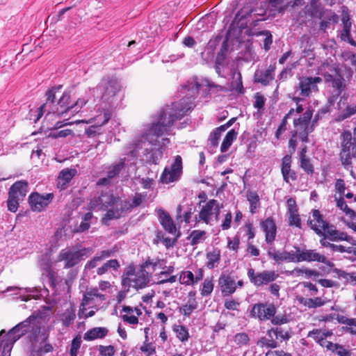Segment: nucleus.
<instances>
[{"label": "nucleus", "mask_w": 356, "mask_h": 356, "mask_svg": "<svg viewBox=\"0 0 356 356\" xmlns=\"http://www.w3.org/2000/svg\"><path fill=\"white\" fill-rule=\"evenodd\" d=\"M193 107L191 101L173 104L172 106H166L159 115L158 122L152 125L144 126L143 134L138 136L130 144V153L133 156H136V152L140 149H149L148 146L154 147L152 151L154 152L147 159L149 162L156 164L161 159L163 152L161 149L165 147L170 143L167 138H159L163 134H168L170 127L173 122L184 116L186 113Z\"/></svg>", "instance_id": "nucleus-1"}, {"label": "nucleus", "mask_w": 356, "mask_h": 356, "mask_svg": "<svg viewBox=\"0 0 356 356\" xmlns=\"http://www.w3.org/2000/svg\"><path fill=\"white\" fill-rule=\"evenodd\" d=\"M41 323L40 317L31 316L12 328L1 341L0 356H10L13 343L26 332L32 333L36 341H44L47 337L44 332L40 333Z\"/></svg>", "instance_id": "nucleus-2"}, {"label": "nucleus", "mask_w": 356, "mask_h": 356, "mask_svg": "<svg viewBox=\"0 0 356 356\" xmlns=\"http://www.w3.org/2000/svg\"><path fill=\"white\" fill-rule=\"evenodd\" d=\"M61 86L53 88L49 90L47 93L46 102L34 112L36 122L45 113L44 120L49 121L53 120V117L67 118L72 115V104H70V95L67 92H64L58 99H56V94Z\"/></svg>", "instance_id": "nucleus-3"}, {"label": "nucleus", "mask_w": 356, "mask_h": 356, "mask_svg": "<svg viewBox=\"0 0 356 356\" xmlns=\"http://www.w3.org/2000/svg\"><path fill=\"white\" fill-rule=\"evenodd\" d=\"M89 207L90 209L98 211L108 209L102 218L103 222L106 225L108 224V220L120 218L125 209V207H123L122 201L115 198L108 193H103L97 199L91 200Z\"/></svg>", "instance_id": "nucleus-4"}, {"label": "nucleus", "mask_w": 356, "mask_h": 356, "mask_svg": "<svg viewBox=\"0 0 356 356\" xmlns=\"http://www.w3.org/2000/svg\"><path fill=\"white\" fill-rule=\"evenodd\" d=\"M92 253L93 249L91 248L68 247L60 252L57 261H64L65 268H69L77 265L81 260L87 259Z\"/></svg>", "instance_id": "nucleus-5"}, {"label": "nucleus", "mask_w": 356, "mask_h": 356, "mask_svg": "<svg viewBox=\"0 0 356 356\" xmlns=\"http://www.w3.org/2000/svg\"><path fill=\"white\" fill-rule=\"evenodd\" d=\"M120 86L115 79H104L92 90V93L105 102H112L120 92Z\"/></svg>", "instance_id": "nucleus-6"}, {"label": "nucleus", "mask_w": 356, "mask_h": 356, "mask_svg": "<svg viewBox=\"0 0 356 356\" xmlns=\"http://www.w3.org/2000/svg\"><path fill=\"white\" fill-rule=\"evenodd\" d=\"M222 207V204L216 200H209L202 207L197 220L207 225H212L213 222L218 220Z\"/></svg>", "instance_id": "nucleus-7"}, {"label": "nucleus", "mask_w": 356, "mask_h": 356, "mask_svg": "<svg viewBox=\"0 0 356 356\" xmlns=\"http://www.w3.org/2000/svg\"><path fill=\"white\" fill-rule=\"evenodd\" d=\"M312 114V111L307 110L302 117L294 120L293 137H298L304 142L307 141L309 133H311L314 129L313 126L310 124Z\"/></svg>", "instance_id": "nucleus-8"}, {"label": "nucleus", "mask_w": 356, "mask_h": 356, "mask_svg": "<svg viewBox=\"0 0 356 356\" xmlns=\"http://www.w3.org/2000/svg\"><path fill=\"white\" fill-rule=\"evenodd\" d=\"M319 73L324 76L326 82H331L332 86L341 90L343 87V78L341 70L335 65L324 63L319 67Z\"/></svg>", "instance_id": "nucleus-9"}, {"label": "nucleus", "mask_w": 356, "mask_h": 356, "mask_svg": "<svg viewBox=\"0 0 356 356\" xmlns=\"http://www.w3.org/2000/svg\"><path fill=\"white\" fill-rule=\"evenodd\" d=\"M182 173V159L180 156H175L173 163L166 166L161 177L160 181L163 184H170L177 181Z\"/></svg>", "instance_id": "nucleus-10"}, {"label": "nucleus", "mask_w": 356, "mask_h": 356, "mask_svg": "<svg viewBox=\"0 0 356 356\" xmlns=\"http://www.w3.org/2000/svg\"><path fill=\"white\" fill-rule=\"evenodd\" d=\"M111 118L108 111L103 109L99 113L88 120H81V122L90 124V126L86 129V134L89 136H94L99 134V128L105 124Z\"/></svg>", "instance_id": "nucleus-11"}, {"label": "nucleus", "mask_w": 356, "mask_h": 356, "mask_svg": "<svg viewBox=\"0 0 356 356\" xmlns=\"http://www.w3.org/2000/svg\"><path fill=\"white\" fill-rule=\"evenodd\" d=\"M248 276L251 283L254 286H261L275 281L279 275L275 271L272 270L255 273L254 269L250 268L248 271Z\"/></svg>", "instance_id": "nucleus-12"}, {"label": "nucleus", "mask_w": 356, "mask_h": 356, "mask_svg": "<svg viewBox=\"0 0 356 356\" xmlns=\"http://www.w3.org/2000/svg\"><path fill=\"white\" fill-rule=\"evenodd\" d=\"M319 76H303L299 79L298 88L300 90V95L303 97H309L312 92L318 90V84L322 82Z\"/></svg>", "instance_id": "nucleus-13"}, {"label": "nucleus", "mask_w": 356, "mask_h": 356, "mask_svg": "<svg viewBox=\"0 0 356 356\" xmlns=\"http://www.w3.org/2000/svg\"><path fill=\"white\" fill-rule=\"evenodd\" d=\"M276 313V308L272 304L258 303L253 305L250 311V316L265 321L269 320Z\"/></svg>", "instance_id": "nucleus-14"}, {"label": "nucleus", "mask_w": 356, "mask_h": 356, "mask_svg": "<svg viewBox=\"0 0 356 356\" xmlns=\"http://www.w3.org/2000/svg\"><path fill=\"white\" fill-rule=\"evenodd\" d=\"M53 197L52 193H47L43 195L38 193L31 194L29 197V204L31 209L38 212L42 211L50 204Z\"/></svg>", "instance_id": "nucleus-15"}, {"label": "nucleus", "mask_w": 356, "mask_h": 356, "mask_svg": "<svg viewBox=\"0 0 356 356\" xmlns=\"http://www.w3.org/2000/svg\"><path fill=\"white\" fill-rule=\"evenodd\" d=\"M127 280L130 285L136 289H142L145 287L149 282V274L146 269L142 266L136 274L127 273Z\"/></svg>", "instance_id": "nucleus-16"}, {"label": "nucleus", "mask_w": 356, "mask_h": 356, "mask_svg": "<svg viewBox=\"0 0 356 356\" xmlns=\"http://www.w3.org/2000/svg\"><path fill=\"white\" fill-rule=\"evenodd\" d=\"M218 286L224 296H230L236 290V280L229 275L221 274L218 278Z\"/></svg>", "instance_id": "nucleus-17"}, {"label": "nucleus", "mask_w": 356, "mask_h": 356, "mask_svg": "<svg viewBox=\"0 0 356 356\" xmlns=\"http://www.w3.org/2000/svg\"><path fill=\"white\" fill-rule=\"evenodd\" d=\"M160 223L165 231L168 233L178 236L179 232L177 229L172 218L170 214L162 209H158L156 210Z\"/></svg>", "instance_id": "nucleus-18"}, {"label": "nucleus", "mask_w": 356, "mask_h": 356, "mask_svg": "<svg viewBox=\"0 0 356 356\" xmlns=\"http://www.w3.org/2000/svg\"><path fill=\"white\" fill-rule=\"evenodd\" d=\"M298 260L299 263L302 261H318L326 263V257L317 252L314 250L300 249L298 248Z\"/></svg>", "instance_id": "nucleus-19"}, {"label": "nucleus", "mask_w": 356, "mask_h": 356, "mask_svg": "<svg viewBox=\"0 0 356 356\" xmlns=\"http://www.w3.org/2000/svg\"><path fill=\"white\" fill-rule=\"evenodd\" d=\"M332 336V332L326 330H314L309 332L308 337L314 339L321 346L328 348L332 343L327 340V337Z\"/></svg>", "instance_id": "nucleus-20"}, {"label": "nucleus", "mask_w": 356, "mask_h": 356, "mask_svg": "<svg viewBox=\"0 0 356 356\" xmlns=\"http://www.w3.org/2000/svg\"><path fill=\"white\" fill-rule=\"evenodd\" d=\"M115 250H106L98 252L93 258L89 260L85 265V270H91L96 268L103 260L113 256Z\"/></svg>", "instance_id": "nucleus-21"}, {"label": "nucleus", "mask_w": 356, "mask_h": 356, "mask_svg": "<svg viewBox=\"0 0 356 356\" xmlns=\"http://www.w3.org/2000/svg\"><path fill=\"white\" fill-rule=\"evenodd\" d=\"M95 298L105 300V296L99 293L98 289L97 288H92L87 290L83 294V301L80 306L79 315H81V314H83V312L86 309L85 307L89 305Z\"/></svg>", "instance_id": "nucleus-22"}, {"label": "nucleus", "mask_w": 356, "mask_h": 356, "mask_svg": "<svg viewBox=\"0 0 356 356\" xmlns=\"http://www.w3.org/2000/svg\"><path fill=\"white\" fill-rule=\"evenodd\" d=\"M309 223L311 228L314 230L317 234H321L323 232L326 222L322 218L318 210H314L312 216L309 218Z\"/></svg>", "instance_id": "nucleus-23"}, {"label": "nucleus", "mask_w": 356, "mask_h": 356, "mask_svg": "<svg viewBox=\"0 0 356 356\" xmlns=\"http://www.w3.org/2000/svg\"><path fill=\"white\" fill-rule=\"evenodd\" d=\"M261 228L266 235V241L267 243H272L276 236V225L271 218H267L261 223Z\"/></svg>", "instance_id": "nucleus-24"}, {"label": "nucleus", "mask_w": 356, "mask_h": 356, "mask_svg": "<svg viewBox=\"0 0 356 356\" xmlns=\"http://www.w3.org/2000/svg\"><path fill=\"white\" fill-rule=\"evenodd\" d=\"M291 156L286 155L283 157L282 162V174L284 181L287 183L290 180H295L296 179V173L291 170Z\"/></svg>", "instance_id": "nucleus-25"}, {"label": "nucleus", "mask_w": 356, "mask_h": 356, "mask_svg": "<svg viewBox=\"0 0 356 356\" xmlns=\"http://www.w3.org/2000/svg\"><path fill=\"white\" fill-rule=\"evenodd\" d=\"M108 332L106 327H97L88 330L83 335L86 341H93L97 339L104 338Z\"/></svg>", "instance_id": "nucleus-26"}, {"label": "nucleus", "mask_w": 356, "mask_h": 356, "mask_svg": "<svg viewBox=\"0 0 356 356\" xmlns=\"http://www.w3.org/2000/svg\"><path fill=\"white\" fill-rule=\"evenodd\" d=\"M274 67H269L263 71H257L254 74V80L256 82L261 83L266 86L274 79Z\"/></svg>", "instance_id": "nucleus-27"}, {"label": "nucleus", "mask_w": 356, "mask_h": 356, "mask_svg": "<svg viewBox=\"0 0 356 356\" xmlns=\"http://www.w3.org/2000/svg\"><path fill=\"white\" fill-rule=\"evenodd\" d=\"M292 277H302L306 279L314 277V278L319 276V273L316 270L307 268H296L288 273Z\"/></svg>", "instance_id": "nucleus-28"}, {"label": "nucleus", "mask_w": 356, "mask_h": 356, "mask_svg": "<svg viewBox=\"0 0 356 356\" xmlns=\"http://www.w3.org/2000/svg\"><path fill=\"white\" fill-rule=\"evenodd\" d=\"M165 266V262L163 259H149L142 266L144 269H146L149 274L154 273L156 270H163Z\"/></svg>", "instance_id": "nucleus-29"}, {"label": "nucleus", "mask_w": 356, "mask_h": 356, "mask_svg": "<svg viewBox=\"0 0 356 356\" xmlns=\"http://www.w3.org/2000/svg\"><path fill=\"white\" fill-rule=\"evenodd\" d=\"M124 162L120 161L119 163L115 164V165H113L112 167H111L110 170L108 172V177H104V178L100 179L98 181L97 184L98 185L108 184L109 182V180L111 178L116 176L119 173L120 170L124 167Z\"/></svg>", "instance_id": "nucleus-30"}, {"label": "nucleus", "mask_w": 356, "mask_h": 356, "mask_svg": "<svg viewBox=\"0 0 356 356\" xmlns=\"http://www.w3.org/2000/svg\"><path fill=\"white\" fill-rule=\"evenodd\" d=\"M14 188L15 196L16 198H18L21 200H23L26 193L28 192V183L26 181L22 180L15 182L11 187H15Z\"/></svg>", "instance_id": "nucleus-31"}, {"label": "nucleus", "mask_w": 356, "mask_h": 356, "mask_svg": "<svg viewBox=\"0 0 356 356\" xmlns=\"http://www.w3.org/2000/svg\"><path fill=\"white\" fill-rule=\"evenodd\" d=\"M76 171L74 170L65 169L63 170L58 177V184L61 188H64L65 185L74 176Z\"/></svg>", "instance_id": "nucleus-32"}, {"label": "nucleus", "mask_w": 356, "mask_h": 356, "mask_svg": "<svg viewBox=\"0 0 356 356\" xmlns=\"http://www.w3.org/2000/svg\"><path fill=\"white\" fill-rule=\"evenodd\" d=\"M238 133L234 129L229 130L224 138L220 146L221 152H226L236 139Z\"/></svg>", "instance_id": "nucleus-33"}, {"label": "nucleus", "mask_w": 356, "mask_h": 356, "mask_svg": "<svg viewBox=\"0 0 356 356\" xmlns=\"http://www.w3.org/2000/svg\"><path fill=\"white\" fill-rule=\"evenodd\" d=\"M17 186V185H16L15 187H10L8 193V199L7 201L8 209L13 213H15L17 211L19 203L20 201H22L21 200L16 198L14 195L15 192L13 191Z\"/></svg>", "instance_id": "nucleus-34"}, {"label": "nucleus", "mask_w": 356, "mask_h": 356, "mask_svg": "<svg viewBox=\"0 0 356 356\" xmlns=\"http://www.w3.org/2000/svg\"><path fill=\"white\" fill-rule=\"evenodd\" d=\"M247 200L250 203V211L254 213L260 206V200L256 192L250 191L247 193Z\"/></svg>", "instance_id": "nucleus-35"}, {"label": "nucleus", "mask_w": 356, "mask_h": 356, "mask_svg": "<svg viewBox=\"0 0 356 356\" xmlns=\"http://www.w3.org/2000/svg\"><path fill=\"white\" fill-rule=\"evenodd\" d=\"M330 240L334 241H346L352 245H356V240L353 237L348 236L346 233L336 230L332 232V236Z\"/></svg>", "instance_id": "nucleus-36"}, {"label": "nucleus", "mask_w": 356, "mask_h": 356, "mask_svg": "<svg viewBox=\"0 0 356 356\" xmlns=\"http://www.w3.org/2000/svg\"><path fill=\"white\" fill-rule=\"evenodd\" d=\"M75 316V308L74 307L71 306L66 309L61 315L63 324L66 327L70 325L74 322Z\"/></svg>", "instance_id": "nucleus-37"}, {"label": "nucleus", "mask_w": 356, "mask_h": 356, "mask_svg": "<svg viewBox=\"0 0 356 356\" xmlns=\"http://www.w3.org/2000/svg\"><path fill=\"white\" fill-rule=\"evenodd\" d=\"M120 267L119 262L117 259H111L104 263L101 267L97 269V273L99 275L107 273L109 269L118 270Z\"/></svg>", "instance_id": "nucleus-38"}, {"label": "nucleus", "mask_w": 356, "mask_h": 356, "mask_svg": "<svg viewBox=\"0 0 356 356\" xmlns=\"http://www.w3.org/2000/svg\"><path fill=\"white\" fill-rule=\"evenodd\" d=\"M342 22L343 24V28L341 31V38L344 41H349L350 42V27L351 22H350V19L348 15H343L342 17Z\"/></svg>", "instance_id": "nucleus-39"}, {"label": "nucleus", "mask_w": 356, "mask_h": 356, "mask_svg": "<svg viewBox=\"0 0 356 356\" xmlns=\"http://www.w3.org/2000/svg\"><path fill=\"white\" fill-rule=\"evenodd\" d=\"M341 323L346 325L343 327L346 332L356 337V318H343Z\"/></svg>", "instance_id": "nucleus-40"}, {"label": "nucleus", "mask_w": 356, "mask_h": 356, "mask_svg": "<svg viewBox=\"0 0 356 356\" xmlns=\"http://www.w3.org/2000/svg\"><path fill=\"white\" fill-rule=\"evenodd\" d=\"M207 266L212 269L220 261V251L215 250L212 252H210L207 255Z\"/></svg>", "instance_id": "nucleus-41"}, {"label": "nucleus", "mask_w": 356, "mask_h": 356, "mask_svg": "<svg viewBox=\"0 0 356 356\" xmlns=\"http://www.w3.org/2000/svg\"><path fill=\"white\" fill-rule=\"evenodd\" d=\"M214 283L213 278L207 277L206 279H204L202 284V288L200 289V293L202 296H208L212 293Z\"/></svg>", "instance_id": "nucleus-42"}, {"label": "nucleus", "mask_w": 356, "mask_h": 356, "mask_svg": "<svg viewBox=\"0 0 356 356\" xmlns=\"http://www.w3.org/2000/svg\"><path fill=\"white\" fill-rule=\"evenodd\" d=\"M335 201L337 207L343 211L346 215L350 217L356 216L354 211L348 207L343 196H339V197L335 196Z\"/></svg>", "instance_id": "nucleus-43"}, {"label": "nucleus", "mask_w": 356, "mask_h": 356, "mask_svg": "<svg viewBox=\"0 0 356 356\" xmlns=\"http://www.w3.org/2000/svg\"><path fill=\"white\" fill-rule=\"evenodd\" d=\"M202 84L200 83L197 78H193L186 86L191 97H193L198 94Z\"/></svg>", "instance_id": "nucleus-44"}, {"label": "nucleus", "mask_w": 356, "mask_h": 356, "mask_svg": "<svg viewBox=\"0 0 356 356\" xmlns=\"http://www.w3.org/2000/svg\"><path fill=\"white\" fill-rule=\"evenodd\" d=\"M179 280L182 284L188 286L195 284L194 274L189 270L182 271L180 273Z\"/></svg>", "instance_id": "nucleus-45"}, {"label": "nucleus", "mask_w": 356, "mask_h": 356, "mask_svg": "<svg viewBox=\"0 0 356 356\" xmlns=\"http://www.w3.org/2000/svg\"><path fill=\"white\" fill-rule=\"evenodd\" d=\"M307 12L314 17H319L321 15V8L318 0H311L310 5L307 6Z\"/></svg>", "instance_id": "nucleus-46"}, {"label": "nucleus", "mask_w": 356, "mask_h": 356, "mask_svg": "<svg viewBox=\"0 0 356 356\" xmlns=\"http://www.w3.org/2000/svg\"><path fill=\"white\" fill-rule=\"evenodd\" d=\"M174 331L176 333L177 337L181 341H186L188 339L189 334L188 330L183 325H175Z\"/></svg>", "instance_id": "nucleus-47"}, {"label": "nucleus", "mask_w": 356, "mask_h": 356, "mask_svg": "<svg viewBox=\"0 0 356 356\" xmlns=\"http://www.w3.org/2000/svg\"><path fill=\"white\" fill-rule=\"evenodd\" d=\"M284 259L287 262L299 263L298 248L295 247L294 250L291 251H284Z\"/></svg>", "instance_id": "nucleus-48"}, {"label": "nucleus", "mask_w": 356, "mask_h": 356, "mask_svg": "<svg viewBox=\"0 0 356 356\" xmlns=\"http://www.w3.org/2000/svg\"><path fill=\"white\" fill-rule=\"evenodd\" d=\"M227 127L225 125H222L218 127L213 133L211 134V138L209 139L210 143L213 146H217L218 145L221 133L226 130Z\"/></svg>", "instance_id": "nucleus-49"}, {"label": "nucleus", "mask_w": 356, "mask_h": 356, "mask_svg": "<svg viewBox=\"0 0 356 356\" xmlns=\"http://www.w3.org/2000/svg\"><path fill=\"white\" fill-rule=\"evenodd\" d=\"M330 350L335 352L339 356H350V352L346 349L344 346L338 345L337 343H331L327 348Z\"/></svg>", "instance_id": "nucleus-50"}, {"label": "nucleus", "mask_w": 356, "mask_h": 356, "mask_svg": "<svg viewBox=\"0 0 356 356\" xmlns=\"http://www.w3.org/2000/svg\"><path fill=\"white\" fill-rule=\"evenodd\" d=\"M356 113V104L348 106L337 116V120H343Z\"/></svg>", "instance_id": "nucleus-51"}, {"label": "nucleus", "mask_w": 356, "mask_h": 356, "mask_svg": "<svg viewBox=\"0 0 356 356\" xmlns=\"http://www.w3.org/2000/svg\"><path fill=\"white\" fill-rule=\"evenodd\" d=\"M342 149H350L352 147V149H354V147H355L354 142L352 143V134L350 131H344L342 134Z\"/></svg>", "instance_id": "nucleus-52"}, {"label": "nucleus", "mask_w": 356, "mask_h": 356, "mask_svg": "<svg viewBox=\"0 0 356 356\" xmlns=\"http://www.w3.org/2000/svg\"><path fill=\"white\" fill-rule=\"evenodd\" d=\"M293 112L294 110L293 108L291 109L282 119V122L275 133V136L277 139H279L282 134L286 130L287 120Z\"/></svg>", "instance_id": "nucleus-53"}, {"label": "nucleus", "mask_w": 356, "mask_h": 356, "mask_svg": "<svg viewBox=\"0 0 356 356\" xmlns=\"http://www.w3.org/2000/svg\"><path fill=\"white\" fill-rule=\"evenodd\" d=\"M206 233L202 230H194L191 232L190 238L193 245H195L204 240Z\"/></svg>", "instance_id": "nucleus-54"}, {"label": "nucleus", "mask_w": 356, "mask_h": 356, "mask_svg": "<svg viewBox=\"0 0 356 356\" xmlns=\"http://www.w3.org/2000/svg\"><path fill=\"white\" fill-rule=\"evenodd\" d=\"M289 213V225L296 226L297 227H300V218L299 214L298 213V210L288 212Z\"/></svg>", "instance_id": "nucleus-55"}, {"label": "nucleus", "mask_w": 356, "mask_h": 356, "mask_svg": "<svg viewBox=\"0 0 356 356\" xmlns=\"http://www.w3.org/2000/svg\"><path fill=\"white\" fill-rule=\"evenodd\" d=\"M300 167L307 174H312L314 172L313 165L307 157L300 158Z\"/></svg>", "instance_id": "nucleus-56"}, {"label": "nucleus", "mask_w": 356, "mask_h": 356, "mask_svg": "<svg viewBox=\"0 0 356 356\" xmlns=\"http://www.w3.org/2000/svg\"><path fill=\"white\" fill-rule=\"evenodd\" d=\"M81 344V338L79 336L73 339L70 348V356H77L78 350H79Z\"/></svg>", "instance_id": "nucleus-57"}, {"label": "nucleus", "mask_w": 356, "mask_h": 356, "mask_svg": "<svg viewBox=\"0 0 356 356\" xmlns=\"http://www.w3.org/2000/svg\"><path fill=\"white\" fill-rule=\"evenodd\" d=\"M258 344L262 347L275 348L278 346L277 342L275 339H269L268 337H262L259 341Z\"/></svg>", "instance_id": "nucleus-58"}, {"label": "nucleus", "mask_w": 356, "mask_h": 356, "mask_svg": "<svg viewBox=\"0 0 356 356\" xmlns=\"http://www.w3.org/2000/svg\"><path fill=\"white\" fill-rule=\"evenodd\" d=\"M196 307L197 304L193 301L183 305L180 308V312L184 316H189L196 309Z\"/></svg>", "instance_id": "nucleus-59"}, {"label": "nucleus", "mask_w": 356, "mask_h": 356, "mask_svg": "<svg viewBox=\"0 0 356 356\" xmlns=\"http://www.w3.org/2000/svg\"><path fill=\"white\" fill-rule=\"evenodd\" d=\"M140 350L145 356H152L155 353V348L151 343L145 342L141 346Z\"/></svg>", "instance_id": "nucleus-60"}, {"label": "nucleus", "mask_w": 356, "mask_h": 356, "mask_svg": "<svg viewBox=\"0 0 356 356\" xmlns=\"http://www.w3.org/2000/svg\"><path fill=\"white\" fill-rule=\"evenodd\" d=\"M234 341L240 346L245 345L249 341V337L247 334L243 332L238 333L234 337Z\"/></svg>", "instance_id": "nucleus-61"}, {"label": "nucleus", "mask_w": 356, "mask_h": 356, "mask_svg": "<svg viewBox=\"0 0 356 356\" xmlns=\"http://www.w3.org/2000/svg\"><path fill=\"white\" fill-rule=\"evenodd\" d=\"M232 215L231 212H227L222 220L220 227L222 230H227L231 227Z\"/></svg>", "instance_id": "nucleus-62"}, {"label": "nucleus", "mask_w": 356, "mask_h": 356, "mask_svg": "<svg viewBox=\"0 0 356 356\" xmlns=\"http://www.w3.org/2000/svg\"><path fill=\"white\" fill-rule=\"evenodd\" d=\"M339 275L345 279L348 282L356 285V273H348L342 271Z\"/></svg>", "instance_id": "nucleus-63"}, {"label": "nucleus", "mask_w": 356, "mask_h": 356, "mask_svg": "<svg viewBox=\"0 0 356 356\" xmlns=\"http://www.w3.org/2000/svg\"><path fill=\"white\" fill-rule=\"evenodd\" d=\"M99 353L102 356H113L115 354V348L113 346H101Z\"/></svg>", "instance_id": "nucleus-64"}]
</instances>
